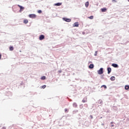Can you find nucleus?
<instances>
[{
    "label": "nucleus",
    "mask_w": 129,
    "mask_h": 129,
    "mask_svg": "<svg viewBox=\"0 0 129 129\" xmlns=\"http://www.w3.org/2000/svg\"><path fill=\"white\" fill-rule=\"evenodd\" d=\"M112 66L114 67V68H117L118 67V66L116 64V63H113L112 64Z\"/></svg>",
    "instance_id": "nucleus-8"
},
{
    "label": "nucleus",
    "mask_w": 129,
    "mask_h": 129,
    "mask_svg": "<svg viewBox=\"0 0 129 129\" xmlns=\"http://www.w3.org/2000/svg\"><path fill=\"white\" fill-rule=\"evenodd\" d=\"M41 80H45V79H46V77L45 76H42L41 78Z\"/></svg>",
    "instance_id": "nucleus-18"
},
{
    "label": "nucleus",
    "mask_w": 129,
    "mask_h": 129,
    "mask_svg": "<svg viewBox=\"0 0 129 129\" xmlns=\"http://www.w3.org/2000/svg\"><path fill=\"white\" fill-rule=\"evenodd\" d=\"M86 105H87V104H86Z\"/></svg>",
    "instance_id": "nucleus-29"
},
{
    "label": "nucleus",
    "mask_w": 129,
    "mask_h": 129,
    "mask_svg": "<svg viewBox=\"0 0 129 129\" xmlns=\"http://www.w3.org/2000/svg\"><path fill=\"white\" fill-rule=\"evenodd\" d=\"M112 2H116L115 0H112Z\"/></svg>",
    "instance_id": "nucleus-28"
},
{
    "label": "nucleus",
    "mask_w": 129,
    "mask_h": 129,
    "mask_svg": "<svg viewBox=\"0 0 129 129\" xmlns=\"http://www.w3.org/2000/svg\"><path fill=\"white\" fill-rule=\"evenodd\" d=\"M124 89L126 90H129V86L128 85H125L124 87Z\"/></svg>",
    "instance_id": "nucleus-15"
},
{
    "label": "nucleus",
    "mask_w": 129,
    "mask_h": 129,
    "mask_svg": "<svg viewBox=\"0 0 129 129\" xmlns=\"http://www.w3.org/2000/svg\"><path fill=\"white\" fill-rule=\"evenodd\" d=\"M3 129H6L5 128H3Z\"/></svg>",
    "instance_id": "nucleus-30"
},
{
    "label": "nucleus",
    "mask_w": 129,
    "mask_h": 129,
    "mask_svg": "<svg viewBox=\"0 0 129 129\" xmlns=\"http://www.w3.org/2000/svg\"><path fill=\"white\" fill-rule=\"evenodd\" d=\"M73 105L74 107H77V104L76 103H73Z\"/></svg>",
    "instance_id": "nucleus-16"
},
{
    "label": "nucleus",
    "mask_w": 129,
    "mask_h": 129,
    "mask_svg": "<svg viewBox=\"0 0 129 129\" xmlns=\"http://www.w3.org/2000/svg\"><path fill=\"white\" fill-rule=\"evenodd\" d=\"M97 55V51H95V56Z\"/></svg>",
    "instance_id": "nucleus-25"
},
{
    "label": "nucleus",
    "mask_w": 129,
    "mask_h": 129,
    "mask_svg": "<svg viewBox=\"0 0 129 129\" xmlns=\"http://www.w3.org/2000/svg\"><path fill=\"white\" fill-rule=\"evenodd\" d=\"M42 88H43V89H45V88H46V85H43V86H42Z\"/></svg>",
    "instance_id": "nucleus-22"
},
{
    "label": "nucleus",
    "mask_w": 129,
    "mask_h": 129,
    "mask_svg": "<svg viewBox=\"0 0 129 129\" xmlns=\"http://www.w3.org/2000/svg\"><path fill=\"white\" fill-rule=\"evenodd\" d=\"M44 39H45V36H44V35H40L39 36V39L40 41H42V40H44Z\"/></svg>",
    "instance_id": "nucleus-3"
},
{
    "label": "nucleus",
    "mask_w": 129,
    "mask_h": 129,
    "mask_svg": "<svg viewBox=\"0 0 129 129\" xmlns=\"http://www.w3.org/2000/svg\"><path fill=\"white\" fill-rule=\"evenodd\" d=\"M9 49H10V51H13V50H14V47H13V46H10V48H9Z\"/></svg>",
    "instance_id": "nucleus-17"
},
{
    "label": "nucleus",
    "mask_w": 129,
    "mask_h": 129,
    "mask_svg": "<svg viewBox=\"0 0 129 129\" xmlns=\"http://www.w3.org/2000/svg\"><path fill=\"white\" fill-rule=\"evenodd\" d=\"M101 87H104V88L105 89H106V88H107L106 86H105V85H102V86H101Z\"/></svg>",
    "instance_id": "nucleus-21"
},
{
    "label": "nucleus",
    "mask_w": 129,
    "mask_h": 129,
    "mask_svg": "<svg viewBox=\"0 0 129 129\" xmlns=\"http://www.w3.org/2000/svg\"><path fill=\"white\" fill-rule=\"evenodd\" d=\"M128 2H129V0H127Z\"/></svg>",
    "instance_id": "nucleus-31"
},
{
    "label": "nucleus",
    "mask_w": 129,
    "mask_h": 129,
    "mask_svg": "<svg viewBox=\"0 0 129 129\" xmlns=\"http://www.w3.org/2000/svg\"><path fill=\"white\" fill-rule=\"evenodd\" d=\"M68 109L67 108H66L65 109H64V111H65V112H68Z\"/></svg>",
    "instance_id": "nucleus-24"
},
{
    "label": "nucleus",
    "mask_w": 129,
    "mask_h": 129,
    "mask_svg": "<svg viewBox=\"0 0 129 129\" xmlns=\"http://www.w3.org/2000/svg\"><path fill=\"white\" fill-rule=\"evenodd\" d=\"M110 80H111V81H114L115 80V77L114 76L111 77Z\"/></svg>",
    "instance_id": "nucleus-11"
},
{
    "label": "nucleus",
    "mask_w": 129,
    "mask_h": 129,
    "mask_svg": "<svg viewBox=\"0 0 129 129\" xmlns=\"http://www.w3.org/2000/svg\"><path fill=\"white\" fill-rule=\"evenodd\" d=\"M63 21H65V22H67L68 23L71 22V19L69 18H63Z\"/></svg>",
    "instance_id": "nucleus-4"
},
{
    "label": "nucleus",
    "mask_w": 129,
    "mask_h": 129,
    "mask_svg": "<svg viewBox=\"0 0 129 129\" xmlns=\"http://www.w3.org/2000/svg\"><path fill=\"white\" fill-rule=\"evenodd\" d=\"M79 24H78V22H75L73 24V27H79Z\"/></svg>",
    "instance_id": "nucleus-6"
},
{
    "label": "nucleus",
    "mask_w": 129,
    "mask_h": 129,
    "mask_svg": "<svg viewBox=\"0 0 129 129\" xmlns=\"http://www.w3.org/2000/svg\"><path fill=\"white\" fill-rule=\"evenodd\" d=\"M62 72V71H58V73H61Z\"/></svg>",
    "instance_id": "nucleus-26"
},
{
    "label": "nucleus",
    "mask_w": 129,
    "mask_h": 129,
    "mask_svg": "<svg viewBox=\"0 0 129 129\" xmlns=\"http://www.w3.org/2000/svg\"><path fill=\"white\" fill-rule=\"evenodd\" d=\"M88 19H90V20H93V16H91L90 17H88Z\"/></svg>",
    "instance_id": "nucleus-20"
},
{
    "label": "nucleus",
    "mask_w": 129,
    "mask_h": 129,
    "mask_svg": "<svg viewBox=\"0 0 129 129\" xmlns=\"http://www.w3.org/2000/svg\"><path fill=\"white\" fill-rule=\"evenodd\" d=\"M2 59V54H0V60Z\"/></svg>",
    "instance_id": "nucleus-27"
},
{
    "label": "nucleus",
    "mask_w": 129,
    "mask_h": 129,
    "mask_svg": "<svg viewBox=\"0 0 129 129\" xmlns=\"http://www.w3.org/2000/svg\"><path fill=\"white\" fill-rule=\"evenodd\" d=\"M37 13H38V14H41L42 11H41V10H38V11H37Z\"/></svg>",
    "instance_id": "nucleus-23"
},
{
    "label": "nucleus",
    "mask_w": 129,
    "mask_h": 129,
    "mask_svg": "<svg viewBox=\"0 0 129 129\" xmlns=\"http://www.w3.org/2000/svg\"><path fill=\"white\" fill-rule=\"evenodd\" d=\"M29 17L31 18H36V17H37V16L35 14H30L29 15Z\"/></svg>",
    "instance_id": "nucleus-5"
},
{
    "label": "nucleus",
    "mask_w": 129,
    "mask_h": 129,
    "mask_svg": "<svg viewBox=\"0 0 129 129\" xmlns=\"http://www.w3.org/2000/svg\"><path fill=\"white\" fill-rule=\"evenodd\" d=\"M98 74L101 75L103 74V69L101 68L98 71Z\"/></svg>",
    "instance_id": "nucleus-2"
},
{
    "label": "nucleus",
    "mask_w": 129,
    "mask_h": 129,
    "mask_svg": "<svg viewBox=\"0 0 129 129\" xmlns=\"http://www.w3.org/2000/svg\"><path fill=\"white\" fill-rule=\"evenodd\" d=\"M108 74H110V72H111V68H107Z\"/></svg>",
    "instance_id": "nucleus-9"
},
{
    "label": "nucleus",
    "mask_w": 129,
    "mask_h": 129,
    "mask_svg": "<svg viewBox=\"0 0 129 129\" xmlns=\"http://www.w3.org/2000/svg\"><path fill=\"white\" fill-rule=\"evenodd\" d=\"M18 7H19V8H20V13H21L22 12V11H24V9H25L24 7H23V6H21V5H18Z\"/></svg>",
    "instance_id": "nucleus-1"
},
{
    "label": "nucleus",
    "mask_w": 129,
    "mask_h": 129,
    "mask_svg": "<svg viewBox=\"0 0 129 129\" xmlns=\"http://www.w3.org/2000/svg\"><path fill=\"white\" fill-rule=\"evenodd\" d=\"M101 11H102V12H106V9L103 8V9H101Z\"/></svg>",
    "instance_id": "nucleus-19"
},
{
    "label": "nucleus",
    "mask_w": 129,
    "mask_h": 129,
    "mask_svg": "<svg viewBox=\"0 0 129 129\" xmlns=\"http://www.w3.org/2000/svg\"><path fill=\"white\" fill-rule=\"evenodd\" d=\"M94 68V65H93V64H91L89 66V68L90 69H93V68Z\"/></svg>",
    "instance_id": "nucleus-7"
},
{
    "label": "nucleus",
    "mask_w": 129,
    "mask_h": 129,
    "mask_svg": "<svg viewBox=\"0 0 129 129\" xmlns=\"http://www.w3.org/2000/svg\"><path fill=\"white\" fill-rule=\"evenodd\" d=\"M24 24H28L29 23V20L28 19H25L23 21Z\"/></svg>",
    "instance_id": "nucleus-10"
},
{
    "label": "nucleus",
    "mask_w": 129,
    "mask_h": 129,
    "mask_svg": "<svg viewBox=\"0 0 129 129\" xmlns=\"http://www.w3.org/2000/svg\"><path fill=\"white\" fill-rule=\"evenodd\" d=\"M82 102H83L84 103L85 102H87V98H84L82 100Z\"/></svg>",
    "instance_id": "nucleus-13"
},
{
    "label": "nucleus",
    "mask_w": 129,
    "mask_h": 129,
    "mask_svg": "<svg viewBox=\"0 0 129 129\" xmlns=\"http://www.w3.org/2000/svg\"><path fill=\"white\" fill-rule=\"evenodd\" d=\"M62 5V3H58L54 4V6H56L57 7H59Z\"/></svg>",
    "instance_id": "nucleus-12"
},
{
    "label": "nucleus",
    "mask_w": 129,
    "mask_h": 129,
    "mask_svg": "<svg viewBox=\"0 0 129 129\" xmlns=\"http://www.w3.org/2000/svg\"><path fill=\"white\" fill-rule=\"evenodd\" d=\"M89 6V2H87L86 3H85V7L86 8H88V6Z\"/></svg>",
    "instance_id": "nucleus-14"
}]
</instances>
